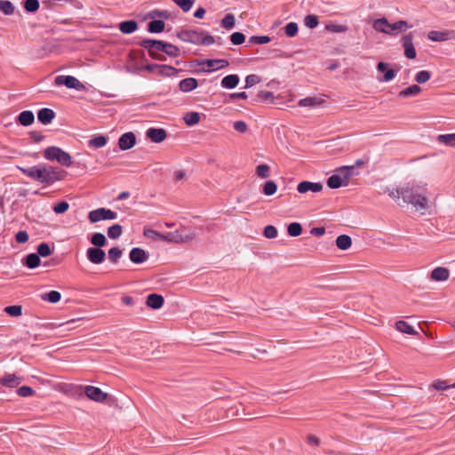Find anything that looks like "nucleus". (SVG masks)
Wrapping results in <instances>:
<instances>
[{
	"mask_svg": "<svg viewBox=\"0 0 455 455\" xmlns=\"http://www.w3.org/2000/svg\"><path fill=\"white\" fill-rule=\"evenodd\" d=\"M21 172L30 179L46 186L64 180L67 172L60 167L41 164L28 168H20Z\"/></svg>",
	"mask_w": 455,
	"mask_h": 455,
	"instance_id": "f257e3e1",
	"label": "nucleus"
},
{
	"mask_svg": "<svg viewBox=\"0 0 455 455\" xmlns=\"http://www.w3.org/2000/svg\"><path fill=\"white\" fill-rule=\"evenodd\" d=\"M139 45L148 50V55L156 60L165 61L167 58L164 55V42L145 38L139 42Z\"/></svg>",
	"mask_w": 455,
	"mask_h": 455,
	"instance_id": "f03ea898",
	"label": "nucleus"
},
{
	"mask_svg": "<svg viewBox=\"0 0 455 455\" xmlns=\"http://www.w3.org/2000/svg\"><path fill=\"white\" fill-rule=\"evenodd\" d=\"M402 198L403 203L411 204L417 210H426L427 208V197L413 188H403Z\"/></svg>",
	"mask_w": 455,
	"mask_h": 455,
	"instance_id": "7ed1b4c3",
	"label": "nucleus"
},
{
	"mask_svg": "<svg viewBox=\"0 0 455 455\" xmlns=\"http://www.w3.org/2000/svg\"><path fill=\"white\" fill-rule=\"evenodd\" d=\"M44 156L49 161H56L63 166H70L72 164L71 156L68 153L58 147H48L44 151Z\"/></svg>",
	"mask_w": 455,
	"mask_h": 455,
	"instance_id": "20e7f679",
	"label": "nucleus"
},
{
	"mask_svg": "<svg viewBox=\"0 0 455 455\" xmlns=\"http://www.w3.org/2000/svg\"><path fill=\"white\" fill-rule=\"evenodd\" d=\"M54 84L58 86L65 85L67 88L76 89V91H84L85 89V85L72 76H58L54 79Z\"/></svg>",
	"mask_w": 455,
	"mask_h": 455,
	"instance_id": "39448f33",
	"label": "nucleus"
},
{
	"mask_svg": "<svg viewBox=\"0 0 455 455\" xmlns=\"http://www.w3.org/2000/svg\"><path fill=\"white\" fill-rule=\"evenodd\" d=\"M87 399L103 404H109L112 400L108 393L103 392L100 387L90 385H87Z\"/></svg>",
	"mask_w": 455,
	"mask_h": 455,
	"instance_id": "423d86ee",
	"label": "nucleus"
},
{
	"mask_svg": "<svg viewBox=\"0 0 455 455\" xmlns=\"http://www.w3.org/2000/svg\"><path fill=\"white\" fill-rule=\"evenodd\" d=\"M116 212L106 208H99L97 210L91 211L88 214V219L92 223H96L105 220H116Z\"/></svg>",
	"mask_w": 455,
	"mask_h": 455,
	"instance_id": "0eeeda50",
	"label": "nucleus"
},
{
	"mask_svg": "<svg viewBox=\"0 0 455 455\" xmlns=\"http://www.w3.org/2000/svg\"><path fill=\"white\" fill-rule=\"evenodd\" d=\"M403 47L404 49V55L408 59L416 58V50L413 45V35L409 33L402 38Z\"/></svg>",
	"mask_w": 455,
	"mask_h": 455,
	"instance_id": "6e6552de",
	"label": "nucleus"
},
{
	"mask_svg": "<svg viewBox=\"0 0 455 455\" xmlns=\"http://www.w3.org/2000/svg\"><path fill=\"white\" fill-rule=\"evenodd\" d=\"M323 185L320 182H311L307 180L301 181L297 186V190L300 194L307 192L317 193L322 191Z\"/></svg>",
	"mask_w": 455,
	"mask_h": 455,
	"instance_id": "1a4fd4ad",
	"label": "nucleus"
},
{
	"mask_svg": "<svg viewBox=\"0 0 455 455\" xmlns=\"http://www.w3.org/2000/svg\"><path fill=\"white\" fill-rule=\"evenodd\" d=\"M200 33L196 30H182L177 34V36L184 42L200 44Z\"/></svg>",
	"mask_w": 455,
	"mask_h": 455,
	"instance_id": "9d476101",
	"label": "nucleus"
},
{
	"mask_svg": "<svg viewBox=\"0 0 455 455\" xmlns=\"http://www.w3.org/2000/svg\"><path fill=\"white\" fill-rule=\"evenodd\" d=\"M146 135L152 142L161 143L166 139L167 132L163 128H149Z\"/></svg>",
	"mask_w": 455,
	"mask_h": 455,
	"instance_id": "9b49d317",
	"label": "nucleus"
},
{
	"mask_svg": "<svg viewBox=\"0 0 455 455\" xmlns=\"http://www.w3.org/2000/svg\"><path fill=\"white\" fill-rule=\"evenodd\" d=\"M106 253L101 248L87 249V259L93 264H100L104 261Z\"/></svg>",
	"mask_w": 455,
	"mask_h": 455,
	"instance_id": "f8f14e48",
	"label": "nucleus"
},
{
	"mask_svg": "<svg viewBox=\"0 0 455 455\" xmlns=\"http://www.w3.org/2000/svg\"><path fill=\"white\" fill-rule=\"evenodd\" d=\"M136 143V137L133 132L124 133L118 140V146L122 150L132 148Z\"/></svg>",
	"mask_w": 455,
	"mask_h": 455,
	"instance_id": "ddd939ff",
	"label": "nucleus"
},
{
	"mask_svg": "<svg viewBox=\"0 0 455 455\" xmlns=\"http://www.w3.org/2000/svg\"><path fill=\"white\" fill-rule=\"evenodd\" d=\"M129 258L132 262L141 264L148 259V256L143 249L135 247L131 250Z\"/></svg>",
	"mask_w": 455,
	"mask_h": 455,
	"instance_id": "4468645a",
	"label": "nucleus"
},
{
	"mask_svg": "<svg viewBox=\"0 0 455 455\" xmlns=\"http://www.w3.org/2000/svg\"><path fill=\"white\" fill-rule=\"evenodd\" d=\"M335 172L340 177L345 186L348 185L350 178L355 174L354 166H341L336 169Z\"/></svg>",
	"mask_w": 455,
	"mask_h": 455,
	"instance_id": "2eb2a0df",
	"label": "nucleus"
},
{
	"mask_svg": "<svg viewBox=\"0 0 455 455\" xmlns=\"http://www.w3.org/2000/svg\"><path fill=\"white\" fill-rule=\"evenodd\" d=\"M450 276V271L446 267H438L432 270L430 278L436 282L446 281Z\"/></svg>",
	"mask_w": 455,
	"mask_h": 455,
	"instance_id": "dca6fc26",
	"label": "nucleus"
},
{
	"mask_svg": "<svg viewBox=\"0 0 455 455\" xmlns=\"http://www.w3.org/2000/svg\"><path fill=\"white\" fill-rule=\"evenodd\" d=\"M164 302V297L157 293H151L148 296L146 304L148 307L153 309H159L163 307Z\"/></svg>",
	"mask_w": 455,
	"mask_h": 455,
	"instance_id": "f3484780",
	"label": "nucleus"
},
{
	"mask_svg": "<svg viewBox=\"0 0 455 455\" xmlns=\"http://www.w3.org/2000/svg\"><path fill=\"white\" fill-rule=\"evenodd\" d=\"M55 117V113L51 108H42L37 113V119L43 124H49Z\"/></svg>",
	"mask_w": 455,
	"mask_h": 455,
	"instance_id": "a211bd4d",
	"label": "nucleus"
},
{
	"mask_svg": "<svg viewBox=\"0 0 455 455\" xmlns=\"http://www.w3.org/2000/svg\"><path fill=\"white\" fill-rule=\"evenodd\" d=\"M198 85L197 80L194 77H188L181 80L179 84V88L183 92H189L195 90Z\"/></svg>",
	"mask_w": 455,
	"mask_h": 455,
	"instance_id": "6ab92c4d",
	"label": "nucleus"
},
{
	"mask_svg": "<svg viewBox=\"0 0 455 455\" xmlns=\"http://www.w3.org/2000/svg\"><path fill=\"white\" fill-rule=\"evenodd\" d=\"M202 64L206 65L209 70H217L226 68L229 65L228 60L217 59V60H205Z\"/></svg>",
	"mask_w": 455,
	"mask_h": 455,
	"instance_id": "aec40b11",
	"label": "nucleus"
},
{
	"mask_svg": "<svg viewBox=\"0 0 455 455\" xmlns=\"http://www.w3.org/2000/svg\"><path fill=\"white\" fill-rule=\"evenodd\" d=\"M20 382L21 378L15 374H6L0 380V383L7 387H16L20 384Z\"/></svg>",
	"mask_w": 455,
	"mask_h": 455,
	"instance_id": "412c9836",
	"label": "nucleus"
},
{
	"mask_svg": "<svg viewBox=\"0 0 455 455\" xmlns=\"http://www.w3.org/2000/svg\"><path fill=\"white\" fill-rule=\"evenodd\" d=\"M372 27L376 31L391 35V31L389 29V27H391V24L388 22V20L386 18L375 20L372 24Z\"/></svg>",
	"mask_w": 455,
	"mask_h": 455,
	"instance_id": "4be33fe9",
	"label": "nucleus"
},
{
	"mask_svg": "<svg viewBox=\"0 0 455 455\" xmlns=\"http://www.w3.org/2000/svg\"><path fill=\"white\" fill-rule=\"evenodd\" d=\"M120 31L123 34H132L138 28V23L136 20H124L119 23L118 25Z\"/></svg>",
	"mask_w": 455,
	"mask_h": 455,
	"instance_id": "5701e85b",
	"label": "nucleus"
},
{
	"mask_svg": "<svg viewBox=\"0 0 455 455\" xmlns=\"http://www.w3.org/2000/svg\"><path fill=\"white\" fill-rule=\"evenodd\" d=\"M35 121V116L32 111L25 110L22 111L18 116V122L23 126H28Z\"/></svg>",
	"mask_w": 455,
	"mask_h": 455,
	"instance_id": "b1692460",
	"label": "nucleus"
},
{
	"mask_svg": "<svg viewBox=\"0 0 455 455\" xmlns=\"http://www.w3.org/2000/svg\"><path fill=\"white\" fill-rule=\"evenodd\" d=\"M323 100L318 97H307L299 100L298 105L299 107H315L323 103Z\"/></svg>",
	"mask_w": 455,
	"mask_h": 455,
	"instance_id": "393cba45",
	"label": "nucleus"
},
{
	"mask_svg": "<svg viewBox=\"0 0 455 455\" xmlns=\"http://www.w3.org/2000/svg\"><path fill=\"white\" fill-rule=\"evenodd\" d=\"M239 83V76L237 75H228L222 78L221 86L227 89L235 88Z\"/></svg>",
	"mask_w": 455,
	"mask_h": 455,
	"instance_id": "a878e982",
	"label": "nucleus"
},
{
	"mask_svg": "<svg viewBox=\"0 0 455 455\" xmlns=\"http://www.w3.org/2000/svg\"><path fill=\"white\" fill-rule=\"evenodd\" d=\"M421 92V88L417 84H412L403 90H402L398 93L399 98H408L411 96H416Z\"/></svg>",
	"mask_w": 455,
	"mask_h": 455,
	"instance_id": "bb28decb",
	"label": "nucleus"
},
{
	"mask_svg": "<svg viewBox=\"0 0 455 455\" xmlns=\"http://www.w3.org/2000/svg\"><path fill=\"white\" fill-rule=\"evenodd\" d=\"M108 142V138L104 135L93 136L89 141L88 145L93 148H100L104 147Z\"/></svg>",
	"mask_w": 455,
	"mask_h": 455,
	"instance_id": "cd10ccee",
	"label": "nucleus"
},
{
	"mask_svg": "<svg viewBox=\"0 0 455 455\" xmlns=\"http://www.w3.org/2000/svg\"><path fill=\"white\" fill-rule=\"evenodd\" d=\"M351 244V237L347 235H340L336 239V245L340 250H347Z\"/></svg>",
	"mask_w": 455,
	"mask_h": 455,
	"instance_id": "c85d7f7f",
	"label": "nucleus"
},
{
	"mask_svg": "<svg viewBox=\"0 0 455 455\" xmlns=\"http://www.w3.org/2000/svg\"><path fill=\"white\" fill-rule=\"evenodd\" d=\"M41 259L36 253H30L24 259V265L28 268H35L40 265Z\"/></svg>",
	"mask_w": 455,
	"mask_h": 455,
	"instance_id": "c756f323",
	"label": "nucleus"
},
{
	"mask_svg": "<svg viewBox=\"0 0 455 455\" xmlns=\"http://www.w3.org/2000/svg\"><path fill=\"white\" fill-rule=\"evenodd\" d=\"M165 24L161 20H154L148 22V31L150 33H161L164 31Z\"/></svg>",
	"mask_w": 455,
	"mask_h": 455,
	"instance_id": "7c9ffc66",
	"label": "nucleus"
},
{
	"mask_svg": "<svg viewBox=\"0 0 455 455\" xmlns=\"http://www.w3.org/2000/svg\"><path fill=\"white\" fill-rule=\"evenodd\" d=\"M91 243L93 248H101L106 245L107 238L102 233H94L91 237Z\"/></svg>",
	"mask_w": 455,
	"mask_h": 455,
	"instance_id": "2f4dec72",
	"label": "nucleus"
},
{
	"mask_svg": "<svg viewBox=\"0 0 455 455\" xmlns=\"http://www.w3.org/2000/svg\"><path fill=\"white\" fill-rule=\"evenodd\" d=\"M183 120L188 126H193L200 122V114L198 112H188Z\"/></svg>",
	"mask_w": 455,
	"mask_h": 455,
	"instance_id": "473e14b6",
	"label": "nucleus"
},
{
	"mask_svg": "<svg viewBox=\"0 0 455 455\" xmlns=\"http://www.w3.org/2000/svg\"><path fill=\"white\" fill-rule=\"evenodd\" d=\"M41 299L44 301H48L51 303H57L61 299V294L57 291H51L49 292L43 293L41 295Z\"/></svg>",
	"mask_w": 455,
	"mask_h": 455,
	"instance_id": "72a5a7b5",
	"label": "nucleus"
},
{
	"mask_svg": "<svg viewBox=\"0 0 455 455\" xmlns=\"http://www.w3.org/2000/svg\"><path fill=\"white\" fill-rule=\"evenodd\" d=\"M395 327L399 331L406 334L415 335L417 333L412 326L403 320L397 321L395 323Z\"/></svg>",
	"mask_w": 455,
	"mask_h": 455,
	"instance_id": "f704fd0d",
	"label": "nucleus"
},
{
	"mask_svg": "<svg viewBox=\"0 0 455 455\" xmlns=\"http://www.w3.org/2000/svg\"><path fill=\"white\" fill-rule=\"evenodd\" d=\"M108 259L113 264H117L123 255V251L119 247H113L108 250Z\"/></svg>",
	"mask_w": 455,
	"mask_h": 455,
	"instance_id": "c9c22d12",
	"label": "nucleus"
},
{
	"mask_svg": "<svg viewBox=\"0 0 455 455\" xmlns=\"http://www.w3.org/2000/svg\"><path fill=\"white\" fill-rule=\"evenodd\" d=\"M327 186L331 188H339L345 186L340 177L334 172L327 180Z\"/></svg>",
	"mask_w": 455,
	"mask_h": 455,
	"instance_id": "e433bc0d",
	"label": "nucleus"
},
{
	"mask_svg": "<svg viewBox=\"0 0 455 455\" xmlns=\"http://www.w3.org/2000/svg\"><path fill=\"white\" fill-rule=\"evenodd\" d=\"M164 55L166 57V56H169V57H178L180 53V49L170 44V43H166L164 42Z\"/></svg>",
	"mask_w": 455,
	"mask_h": 455,
	"instance_id": "4c0bfd02",
	"label": "nucleus"
},
{
	"mask_svg": "<svg viewBox=\"0 0 455 455\" xmlns=\"http://www.w3.org/2000/svg\"><path fill=\"white\" fill-rule=\"evenodd\" d=\"M123 232V228L119 224H114L109 227L108 229V235L111 239H117L121 236Z\"/></svg>",
	"mask_w": 455,
	"mask_h": 455,
	"instance_id": "58836bf2",
	"label": "nucleus"
},
{
	"mask_svg": "<svg viewBox=\"0 0 455 455\" xmlns=\"http://www.w3.org/2000/svg\"><path fill=\"white\" fill-rule=\"evenodd\" d=\"M437 140L450 147H455V133L441 134L437 137Z\"/></svg>",
	"mask_w": 455,
	"mask_h": 455,
	"instance_id": "ea45409f",
	"label": "nucleus"
},
{
	"mask_svg": "<svg viewBox=\"0 0 455 455\" xmlns=\"http://www.w3.org/2000/svg\"><path fill=\"white\" fill-rule=\"evenodd\" d=\"M277 190V185L273 180H267L265 182L262 188V192L266 196H272Z\"/></svg>",
	"mask_w": 455,
	"mask_h": 455,
	"instance_id": "a19ab883",
	"label": "nucleus"
},
{
	"mask_svg": "<svg viewBox=\"0 0 455 455\" xmlns=\"http://www.w3.org/2000/svg\"><path fill=\"white\" fill-rule=\"evenodd\" d=\"M255 172L258 177L267 179L270 176V167L266 164H259L256 167Z\"/></svg>",
	"mask_w": 455,
	"mask_h": 455,
	"instance_id": "79ce46f5",
	"label": "nucleus"
},
{
	"mask_svg": "<svg viewBox=\"0 0 455 455\" xmlns=\"http://www.w3.org/2000/svg\"><path fill=\"white\" fill-rule=\"evenodd\" d=\"M0 11L5 15H11L14 12V5L8 0H0Z\"/></svg>",
	"mask_w": 455,
	"mask_h": 455,
	"instance_id": "37998d69",
	"label": "nucleus"
},
{
	"mask_svg": "<svg viewBox=\"0 0 455 455\" xmlns=\"http://www.w3.org/2000/svg\"><path fill=\"white\" fill-rule=\"evenodd\" d=\"M287 232L291 236H299L302 233V227L298 222H292L289 224L287 228Z\"/></svg>",
	"mask_w": 455,
	"mask_h": 455,
	"instance_id": "c03bdc74",
	"label": "nucleus"
},
{
	"mask_svg": "<svg viewBox=\"0 0 455 455\" xmlns=\"http://www.w3.org/2000/svg\"><path fill=\"white\" fill-rule=\"evenodd\" d=\"M427 38L434 42H441L447 39V34L440 31L432 30L427 34Z\"/></svg>",
	"mask_w": 455,
	"mask_h": 455,
	"instance_id": "a18cd8bd",
	"label": "nucleus"
},
{
	"mask_svg": "<svg viewBox=\"0 0 455 455\" xmlns=\"http://www.w3.org/2000/svg\"><path fill=\"white\" fill-rule=\"evenodd\" d=\"M235 25V19L233 14H227L221 20V27L226 29H231Z\"/></svg>",
	"mask_w": 455,
	"mask_h": 455,
	"instance_id": "49530a36",
	"label": "nucleus"
},
{
	"mask_svg": "<svg viewBox=\"0 0 455 455\" xmlns=\"http://www.w3.org/2000/svg\"><path fill=\"white\" fill-rule=\"evenodd\" d=\"M412 26H409L408 23L404 20H398L393 24H391V27H389V29L391 31V35H394V31L398 32L402 30H405L408 28H411Z\"/></svg>",
	"mask_w": 455,
	"mask_h": 455,
	"instance_id": "de8ad7c7",
	"label": "nucleus"
},
{
	"mask_svg": "<svg viewBox=\"0 0 455 455\" xmlns=\"http://www.w3.org/2000/svg\"><path fill=\"white\" fill-rule=\"evenodd\" d=\"M157 73L162 76H171L177 73V69L169 65H160Z\"/></svg>",
	"mask_w": 455,
	"mask_h": 455,
	"instance_id": "09e8293b",
	"label": "nucleus"
},
{
	"mask_svg": "<svg viewBox=\"0 0 455 455\" xmlns=\"http://www.w3.org/2000/svg\"><path fill=\"white\" fill-rule=\"evenodd\" d=\"M163 241L180 243V231L176 230L174 232L163 234Z\"/></svg>",
	"mask_w": 455,
	"mask_h": 455,
	"instance_id": "8fccbe9b",
	"label": "nucleus"
},
{
	"mask_svg": "<svg viewBox=\"0 0 455 455\" xmlns=\"http://www.w3.org/2000/svg\"><path fill=\"white\" fill-rule=\"evenodd\" d=\"M430 77H431V73L429 71L421 70L416 74L414 80L418 84H425L426 82H427L430 79Z\"/></svg>",
	"mask_w": 455,
	"mask_h": 455,
	"instance_id": "3c124183",
	"label": "nucleus"
},
{
	"mask_svg": "<svg viewBox=\"0 0 455 455\" xmlns=\"http://www.w3.org/2000/svg\"><path fill=\"white\" fill-rule=\"evenodd\" d=\"M39 1L38 0H25L24 2V9L28 12H35L39 9Z\"/></svg>",
	"mask_w": 455,
	"mask_h": 455,
	"instance_id": "603ef678",
	"label": "nucleus"
},
{
	"mask_svg": "<svg viewBox=\"0 0 455 455\" xmlns=\"http://www.w3.org/2000/svg\"><path fill=\"white\" fill-rule=\"evenodd\" d=\"M173 2L184 12H188L194 3H195V0H173Z\"/></svg>",
	"mask_w": 455,
	"mask_h": 455,
	"instance_id": "864d4df0",
	"label": "nucleus"
},
{
	"mask_svg": "<svg viewBox=\"0 0 455 455\" xmlns=\"http://www.w3.org/2000/svg\"><path fill=\"white\" fill-rule=\"evenodd\" d=\"M271 41L267 36H252L249 38V43L255 44H266Z\"/></svg>",
	"mask_w": 455,
	"mask_h": 455,
	"instance_id": "5fc2aeb1",
	"label": "nucleus"
},
{
	"mask_svg": "<svg viewBox=\"0 0 455 455\" xmlns=\"http://www.w3.org/2000/svg\"><path fill=\"white\" fill-rule=\"evenodd\" d=\"M4 311L11 316H20L22 314V307L20 305L8 306Z\"/></svg>",
	"mask_w": 455,
	"mask_h": 455,
	"instance_id": "6e6d98bb",
	"label": "nucleus"
},
{
	"mask_svg": "<svg viewBox=\"0 0 455 455\" xmlns=\"http://www.w3.org/2000/svg\"><path fill=\"white\" fill-rule=\"evenodd\" d=\"M38 256H42V257H48L52 254V250L49 246L48 243H40L38 246H37V253Z\"/></svg>",
	"mask_w": 455,
	"mask_h": 455,
	"instance_id": "4d7b16f0",
	"label": "nucleus"
},
{
	"mask_svg": "<svg viewBox=\"0 0 455 455\" xmlns=\"http://www.w3.org/2000/svg\"><path fill=\"white\" fill-rule=\"evenodd\" d=\"M298 24L295 22H289L284 28L286 36L290 37L296 36L298 33Z\"/></svg>",
	"mask_w": 455,
	"mask_h": 455,
	"instance_id": "13d9d810",
	"label": "nucleus"
},
{
	"mask_svg": "<svg viewBox=\"0 0 455 455\" xmlns=\"http://www.w3.org/2000/svg\"><path fill=\"white\" fill-rule=\"evenodd\" d=\"M263 235L267 238L273 239L277 236L278 231L275 227H274L272 225H268V226L265 227Z\"/></svg>",
	"mask_w": 455,
	"mask_h": 455,
	"instance_id": "bf43d9fd",
	"label": "nucleus"
},
{
	"mask_svg": "<svg viewBox=\"0 0 455 455\" xmlns=\"http://www.w3.org/2000/svg\"><path fill=\"white\" fill-rule=\"evenodd\" d=\"M230 40L233 44L239 45V44H242L243 43H244L245 36L241 32H234L230 36Z\"/></svg>",
	"mask_w": 455,
	"mask_h": 455,
	"instance_id": "052dcab7",
	"label": "nucleus"
},
{
	"mask_svg": "<svg viewBox=\"0 0 455 455\" xmlns=\"http://www.w3.org/2000/svg\"><path fill=\"white\" fill-rule=\"evenodd\" d=\"M305 25L309 28H315L317 27L319 21L318 17L315 15H307L304 20Z\"/></svg>",
	"mask_w": 455,
	"mask_h": 455,
	"instance_id": "680f3d73",
	"label": "nucleus"
},
{
	"mask_svg": "<svg viewBox=\"0 0 455 455\" xmlns=\"http://www.w3.org/2000/svg\"><path fill=\"white\" fill-rule=\"evenodd\" d=\"M260 82V78L259 76L251 74L246 76L245 78V88H250Z\"/></svg>",
	"mask_w": 455,
	"mask_h": 455,
	"instance_id": "e2e57ef3",
	"label": "nucleus"
},
{
	"mask_svg": "<svg viewBox=\"0 0 455 455\" xmlns=\"http://www.w3.org/2000/svg\"><path fill=\"white\" fill-rule=\"evenodd\" d=\"M196 236V234L195 232H180V243L191 242Z\"/></svg>",
	"mask_w": 455,
	"mask_h": 455,
	"instance_id": "0e129e2a",
	"label": "nucleus"
},
{
	"mask_svg": "<svg viewBox=\"0 0 455 455\" xmlns=\"http://www.w3.org/2000/svg\"><path fill=\"white\" fill-rule=\"evenodd\" d=\"M326 29L333 33H342L346 32L347 28L344 25L328 24L326 25Z\"/></svg>",
	"mask_w": 455,
	"mask_h": 455,
	"instance_id": "69168bd1",
	"label": "nucleus"
},
{
	"mask_svg": "<svg viewBox=\"0 0 455 455\" xmlns=\"http://www.w3.org/2000/svg\"><path fill=\"white\" fill-rule=\"evenodd\" d=\"M69 205L67 202L61 201L53 206V211L57 214L64 213L68 211Z\"/></svg>",
	"mask_w": 455,
	"mask_h": 455,
	"instance_id": "338daca9",
	"label": "nucleus"
},
{
	"mask_svg": "<svg viewBox=\"0 0 455 455\" xmlns=\"http://www.w3.org/2000/svg\"><path fill=\"white\" fill-rule=\"evenodd\" d=\"M35 391L28 386H22L17 390V394L22 397H28L33 395Z\"/></svg>",
	"mask_w": 455,
	"mask_h": 455,
	"instance_id": "774afa93",
	"label": "nucleus"
}]
</instances>
